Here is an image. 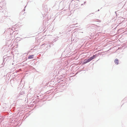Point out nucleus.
I'll return each instance as SVG.
<instances>
[{"instance_id": "obj_1", "label": "nucleus", "mask_w": 127, "mask_h": 127, "mask_svg": "<svg viewBox=\"0 0 127 127\" xmlns=\"http://www.w3.org/2000/svg\"><path fill=\"white\" fill-rule=\"evenodd\" d=\"M90 61L89 59H85L84 61V62L83 63V64H84L88 62H90Z\"/></svg>"}, {"instance_id": "obj_2", "label": "nucleus", "mask_w": 127, "mask_h": 127, "mask_svg": "<svg viewBox=\"0 0 127 127\" xmlns=\"http://www.w3.org/2000/svg\"><path fill=\"white\" fill-rule=\"evenodd\" d=\"M95 55H93L92 57H91L89 59L90 61H91L93 59H94L95 57Z\"/></svg>"}, {"instance_id": "obj_3", "label": "nucleus", "mask_w": 127, "mask_h": 127, "mask_svg": "<svg viewBox=\"0 0 127 127\" xmlns=\"http://www.w3.org/2000/svg\"><path fill=\"white\" fill-rule=\"evenodd\" d=\"M114 62L116 64H118L119 61L117 59H116L115 61Z\"/></svg>"}, {"instance_id": "obj_4", "label": "nucleus", "mask_w": 127, "mask_h": 127, "mask_svg": "<svg viewBox=\"0 0 127 127\" xmlns=\"http://www.w3.org/2000/svg\"><path fill=\"white\" fill-rule=\"evenodd\" d=\"M33 55H32L29 56L28 57V59H32L33 58Z\"/></svg>"}]
</instances>
